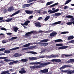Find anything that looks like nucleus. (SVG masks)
I'll return each mask as SVG.
<instances>
[{
    "label": "nucleus",
    "mask_w": 74,
    "mask_h": 74,
    "mask_svg": "<svg viewBox=\"0 0 74 74\" xmlns=\"http://www.w3.org/2000/svg\"><path fill=\"white\" fill-rule=\"evenodd\" d=\"M74 62V59H71L68 61H67L66 63H72Z\"/></svg>",
    "instance_id": "a211bd4d"
},
{
    "label": "nucleus",
    "mask_w": 74,
    "mask_h": 74,
    "mask_svg": "<svg viewBox=\"0 0 74 74\" xmlns=\"http://www.w3.org/2000/svg\"><path fill=\"white\" fill-rule=\"evenodd\" d=\"M51 64V62H44L41 63L40 62H35L36 64H40V65H43V66H45V65H48V64Z\"/></svg>",
    "instance_id": "f03ea898"
},
{
    "label": "nucleus",
    "mask_w": 74,
    "mask_h": 74,
    "mask_svg": "<svg viewBox=\"0 0 74 74\" xmlns=\"http://www.w3.org/2000/svg\"><path fill=\"white\" fill-rule=\"evenodd\" d=\"M7 35H11L12 34L10 33H7Z\"/></svg>",
    "instance_id": "0e129e2a"
},
{
    "label": "nucleus",
    "mask_w": 74,
    "mask_h": 74,
    "mask_svg": "<svg viewBox=\"0 0 74 74\" xmlns=\"http://www.w3.org/2000/svg\"><path fill=\"white\" fill-rule=\"evenodd\" d=\"M69 33L67 32H62L61 33H60V34H67Z\"/></svg>",
    "instance_id": "a18cd8bd"
},
{
    "label": "nucleus",
    "mask_w": 74,
    "mask_h": 74,
    "mask_svg": "<svg viewBox=\"0 0 74 74\" xmlns=\"http://www.w3.org/2000/svg\"><path fill=\"white\" fill-rule=\"evenodd\" d=\"M27 53H32V54H33L34 55H36L37 53L36 52L31 51L27 52Z\"/></svg>",
    "instance_id": "5701e85b"
},
{
    "label": "nucleus",
    "mask_w": 74,
    "mask_h": 74,
    "mask_svg": "<svg viewBox=\"0 0 74 74\" xmlns=\"http://www.w3.org/2000/svg\"><path fill=\"white\" fill-rule=\"evenodd\" d=\"M30 21H26L25 22L24 24L25 26H28L29 24H28V23H30Z\"/></svg>",
    "instance_id": "bb28decb"
},
{
    "label": "nucleus",
    "mask_w": 74,
    "mask_h": 74,
    "mask_svg": "<svg viewBox=\"0 0 74 74\" xmlns=\"http://www.w3.org/2000/svg\"><path fill=\"white\" fill-rule=\"evenodd\" d=\"M18 62H19V61H13V63H18Z\"/></svg>",
    "instance_id": "13d9d810"
},
{
    "label": "nucleus",
    "mask_w": 74,
    "mask_h": 74,
    "mask_svg": "<svg viewBox=\"0 0 74 74\" xmlns=\"http://www.w3.org/2000/svg\"><path fill=\"white\" fill-rule=\"evenodd\" d=\"M69 67V65H64L61 67V68H60V70H63L65 68H66V67Z\"/></svg>",
    "instance_id": "9b49d317"
},
{
    "label": "nucleus",
    "mask_w": 74,
    "mask_h": 74,
    "mask_svg": "<svg viewBox=\"0 0 74 74\" xmlns=\"http://www.w3.org/2000/svg\"><path fill=\"white\" fill-rule=\"evenodd\" d=\"M55 15L56 16H59L61 15L60 13H57L55 14Z\"/></svg>",
    "instance_id": "37998d69"
},
{
    "label": "nucleus",
    "mask_w": 74,
    "mask_h": 74,
    "mask_svg": "<svg viewBox=\"0 0 74 74\" xmlns=\"http://www.w3.org/2000/svg\"><path fill=\"white\" fill-rule=\"evenodd\" d=\"M4 52L5 53H10V50H5L4 51Z\"/></svg>",
    "instance_id": "4c0bfd02"
},
{
    "label": "nucleus",
    "mask_w": 74,
    "mask_h": 74,
    "mask_svg": "<svg viewBox=\"0 0 74 74\" xmlns=\"http://www.w3.org/2000/svg\"><path fill=\"white\" fill-rule=\"evenodd\" d=\"M52 62H61V60L59 59H54L51 60Z\"/></svg>",
    "instance_id": "dca6fc26"
},
{
    "label": "nucleus",
    "mask_w": 74,
    "mask_h": 74,
    "mask_svg": "<svg viewBox=\"0 0 74 74\" xmlns=\"http://www.w3.org/2000/svg\"><path fill=\"white\" fill-rule=\"evenodd\" d=\"M43 67V66H42L41 65H34L32 66L31 67L32 69H39V68H41V67Z\"/></svg>",
    "instance_id": "20e7f679"
},
{
    "label": "nucleus",
    "mask_w": 74,
    "mask_h": 74,
    "mask_svg": "<svg viewBox=\"0 0 74 74\" xmlns=\"http://www.w3.org/2000/svg\"><path fill=\"white\" fill-rule=\"evenodd\" d=\"M34 48V46H31L29 47V49H33Z\"/></svg>",
    "instance_id": "bf43d9fd"
},
{
    "label": "nucleus",
    "mask_w": 74,
    "mask_h": 74,
    "mask_svg": "<svg viewBox=\"0 0 74 74\" xmlns=\"http://www.w3.org/2000/svg\"><path fill=\"white\" fill-rule=\"evenodd\" d=\"M52 10H49L48 12L49 13V14H53L54 13H55V12H56L58 11L59 10V9H57L55 10V8H53L52 9Z\"/></svg>",
    "instance_id": "f257e3e1"
},
{
    "label": "nucleus",
    "mask_w": 74,
    "mask_h": 74,
    "mask_svg": "<svg viewBox=\"0 0 74 74\" xmlns=\"http://www.w3.org/2000/svg\"><path fill=\"white\" fill-rule=\"evenodd\" d=\"M13 28L15 32H17V30L19 29V28H18L17 27H14Z\"/></svg>",
    "instance_id": "412c9836"
},
{
    "label": "nucleus",
    "mask_w": 74,
    "mask_h": 74,
    "mask_svg": "<svg viewBox=\"0 0 74 74\" xmlns=\"http://www.w3.org/2000/svg\"><path fill=\"white\" fill-rule=\"evenodd\" d=\"M74 36H69L67 38L68 40H70L74 38Z\"/></svg>",
    "instance_id": "6ab92c4d"
},
{
    "label": "nucleus",
    "mask_w": 74,
    "mask_h": 74,
    "mask_svg": "<svg viewBox=\"0 0 74 74\" xmlns=\"http://www.w3.org/2000/svg\"><path fill=\"white\" fill-rule=\"evenodd\" d=\"M4 61L5 62H12V61H13L12 60H9L8 59H5L4 60Z\"/></svg>",
    "instance_id": "f704fd0d"
},
{
    "label": "nucleus",
    "mask_w": 74,
    "mask_h": 74,
    "mask_svg": "<svg viewBox=\"0 0 74 74\" xmlns=\"http://www.w3.org/2000/svg\"><path fill=\"white\" fill-rule=\"evenodd\" d=\"M9 71H11V72H13V71H14V69H9Z\"/></svg>",
    "instance_id": "603ef678"
},
{
    "label": "nucleus",
    "mask_w": 74,
    "mask_h": 74,
    "mask_svg": "<svg viewBox=\"0 0 74 74\" xmlns=\"http://www.w3.org/2000/svg\"><path fill=\"white\" fill-rule=\"evenodd\" d=\"M31 44V43H30L27 44L23 46V47H29L30 45Z\"/></svg>",
    "instance_id": "473e14b6"
},
{
    "label": "nucleus",
    "mask_w": 74,
    "mask_h": 74,
    "mask_svg": "<svg viewBox=\"0 0 74 74\" xmlns=\"http://www.w3.org/2000/svg\"><path fill=\"white\" fill-rule=\"evenodd\" d=\"M5 48H1L0 49V52L3 51H5Z\"/></svg>",
    "instance_id": "8fccbe9b"
},
{
    "label": "nucleus",
    "mask_w": 74,
    "mask_h": 74,
    "mask_svg": "<svg viewBox=\"0 0 74 74\" xmlns=\"http://www.w3.org/2000/svg\"><path fill=\"white\" fill-rule=\"evenodd\" d=\"M40 72L42 73H46L48 72V69H45L43 70H41L40 71Z\"/></svg>",
    "instance_id": "6e6552de"
},
{
    "label": "nucleus",
    "mask_w": 74,
    "mask_h": 74,
    "mask_svg": "<svg viewBox=\"0 0 74 74\" xmlns=\"http://www.w3.org/2000/svg\"><path fill=\"white\" fill-rule=\"evenodd\" d=\"M73 17L72 16L69 15L66 16L65 18L67 19L68 18H72Z\"/></svg>",
    "instance_id": "72a5a7b5"
},
{
    "label": "nucleus",
    "mask_w": 74,
    "mask_h": 74,
    "mask_svg": "<svg viewBox=\"0 0 74 74\" xmlns=\"http://www.w3.org/2000/svg\"><path fill=\"white\" fill-rule=\"evenodd\" d=\"M52 32V30H49L48 31H46L45 33H50V32Z\"/></svg>",
    "instance_id": "de8ad7c7"
},
{
    "label": "nucleus",
    "mask_w": 74,
    "mask_h": 74,
    "mask_svg": "<svg viewBox=\"0 0 74 74\" xmlns=\"http://www.w3.org/2000/svg\"><path fill=\"white\" fill-rule=\"evenodd\" d=\"M36 1V0H30L29 1L28 3H32V2H33V1Z\"/></svg>",
    "instance_id": "09e8293b"
},
{
    "label": "nucleus",
    "mask_w": 74,
    "mask_h": 74,
    "mask_svg": "<svg viewBox=\"0 0 74 74\" xmlns=\"http://www.w3.org/2000/svg\"><path fill=\"white\" fill-rule=\"evenodd\" d=\"M39 59L38 58H37L36 57H32V60H37V59Z\"/></svg>",
    "instance_id": "c03bdc74"
},
{
    "label": "nucleus",
    "mask_w": 74,
    "mask_h": 74,
    "mask_svg": "<svg viewBox=\"0 0 74 74\" xmlns=\"http://www.w3.org/2000/svg\"><path fill=\"white\" fill-rule=\"evenodd\" d=\"M17 37H13L12 38V40H15V39H16L17 38Z\"/></svg>",
    "instance_id": "864d4df0"
},
{
    "label": "nucleus",
    "mask_w": 74,
    "mask_h": 74,
    "mask_svg": "<svg viewBox=\"0 0 74 74\" xmlns=\"http://www.w3.org/2000/svg\"><path fill=\"white\" fill-rule=\"evenodd\" d=\"M58 5V3H55V4H54L52 5H50V7H54V6H55V5Z\"/></svg>",
    "instance_id": "e433bc0d"
},
{
    "label": "nucleus",
    "mask_w": 74,
    "mask_h": 74,
    "mask_svg": "<svg viewBox=\"0 0 74 74\" xmlns=\"http://www.w3.org/2000/svg\"><path fill=\"white\" fill-rule=\"evenodd\" d=\"M14 10V7H11L9 8H8V11L10 12L13 11Z\"/></svg>",
    "instance_id": "4be33fe9"
},
{
    "label": "nucleus",
    "mask_w": 74,
    "mask_h": 74,
    "mask_svg": "<svg viewBox=\"0 0 74 74\" xmlns=\"http://www.w3.org/2000/svg\"><path fill=\"white\" fill-rule=\"evenodd\" d=\"M42 19V17H39L38 19V20H41V19Z\"/></svg>",
    "instance_id": "338daca9"
},
{
    "label": "nucleus",
    "mask_w": 74,
    "mask_h": 74,
    "mask_svg": "<svg viewBox=\"0 0 74 74\" xmlns=\"http://www.w3.org/2000/svg\"><path fill=\"white\" fill-rule=\"evenodd\" d=\"M26 71L24 70V68H22L21 69V71H19V73L20 74H24V73H25Z\"/></svg>",
    "instance_id": "2eb2a0df"
},
{
    "label": "nucleus",
    "mask_w": 74,
    "mask_h": 74,
    "mask_svg": "<svg viewBox=\"0 0 74 74\" xmlns=\"http://www.w3.org/2000/svg\"><path fill=\"white\" fill-rule=\"evenodd\" d=\"M30 64H34L36 65V62H31L30 63Z\"/></svg>",
    "instance_id": "680f3d73"
},
{
    "label": "nucleus",
    "mask_w": 74,
    "mask_h": 74,
    "mask_svg": "<svg viewBox=\"0 0 74 74\" xmlns=\"http://www.w3.org/2000/svg\"><path fill=\"white\" fill-rule=\"evenodd\" d=\"M8 42V41L7 40H3L2 41V43H6V42Z\"/></svg>",
    "instance_id": "5fc2aeb1"
},
{
    "label": "nucleus",
    "mask_w": 74,
    "mask_h": 74,
    "mask_svg": "<svg viewBox=\"0 0 74 74\" xmlns=\"http://www.w3.org/2000/svg\"><path fill=\"white\" fill-rule=\"evenodd\" d=\"M0 74H5V71L2 72Z\"/></svg>",
    "instance_id": "774afa93"
},
{
    "label": "nucleus",
    "mask_w": 74,
    "mask_h": 74,
    "mask_svg": "<svg viewBox=\"0 0 74 74\" xmlns=\"http://www.w3.org/2000/svg\"><path fill=\"white\" fill-rule=\"evenodd\" d=\"M61 22H62L61 21H59L55 22L54 23H53L51 25L52 26H55V25H58V24H60V23H61Z\"/></svg>",
    "instance_id": "4468645a"
},
{
    "label": "nucleus",
    "mask_w": 74,
    "mask_h": 74,
    "mask_svg": "<svg viewBox=\"0 0 74 74\" xmlns=\"http://www.w3.org/2000/svg\"><path fill=\"white\" fill-rule=\"evenodd\" d=\"M71 1V0H68L67 1H66V3H65L64 4L65 5H66V4H67L69 3H70V1Z\"/></svg>",
    "instance_id": "a19ab883"
},
{
    "label": "nucleus",
    "mask_w": 74,
    "mask_h": 74,
    "mask_svg": "<svg viewBox=\"0 0 74 74\" xmlns=\"http://www.w3.org/2000/svg\"><path fill=\"white\" fill-rule=\"evenodd\" d=\"M74 18H71L70 19V21H74Z\"/></svg>",
    "instance_id": "e2e57ef3"
},
{
    "label": "nucleus",
    "mask_w": 74,
    "mask_h": 74,
    "mask_svg": "<svg viewBox=\"0 0 74 74\" xmlns=\"http://www.w3.org/2000/svg\"><path fill=\"white\" fill-rule=\"evenodd\" d=\"M8 8H5L3 10V12L4 13H5V12H6L7 11H8Z\"/></svg>",
    "instance_id": "a878e982"
},
{
    "label": "nucleus",
    "mask_w": 74,
    "mask_h": 74,
    "mask_svg": "<svg viewBox=\"0 0 74 74\" xmlns=\"http://www.w3.org/2000/svg\"><path fill=\"white\" fill-rule=\"evenodd\" d=\"M29 60H33V57H29Z\"/></svg>",
    "instance_id": "69168bd1"
},
{
    "label": "nucleus",
    "mask_w": 74,
    "mask_h": 74,
    "mask_svg": "<svg viewBox=\"0 0 74 74\" xmlns=\"http://www.w3.org/2000/svg\"><path fill=\"white\" fill-rule=\"evenodd\" d=\"M56 46H63V44H56Z\"/></svg>",
    "instance_id": "ea45409f"
},
{
    "label": "nucleus",
    "mask_w": 74,
    "mask_h": 74,
    "mask_svg": "<svg viewBox=\"0 0 74 74\" xmlns=\"http://www.w3.org/2000/svg\"><path fill=\"white\" fill-rule=\"evenodd\" d=\"M34 24L36 27H41V26L40 25V23L39 22L34 23Z\"/></svg>",
    "instance_id": "ddd939ff"
},
{
    "label": "nucleus",
    "mask_w": 74,
    "mask_h": 74,
    "mask_svg": "<svg viewBox=\"0 0 74 74\" xmlns=\"http://www.w3.org/2000/svg\"><path fill=\"white\" fill-rule=\"evenodd\" d=\"M9 65H11V64H14V62H10L8 63Z\"/></svg>",
    "instance_id": "4d7b16f0"
},
{
    "label": "nucleus",
    "mask_w": 74,
    "mask_h": 74,
    "mask_svg": "<svg viewBox=\"0 0 74 74\" xmlns=\"http://www.w3.org/2000/svg\"><path fill=\"white\" fill-rule=\"evenodd\" d=\"M1 29L2 30H5V31L7 30V29H5V28L4 27L1 28Z\"/></svg>",
    "instance_id": "3c124183"
},
{
    "label": "nucleus",
    "mask_w": 74,
    "mask_h": 74,
    "mask_svg": "<svg viewBox=\"0 0 74 74\" xmlns=\"http://www.w3.org/2000/svg\"><path fill=\"white\" fill-rule=\"evenodd\" d=\"M9 73V71H5V74H7V73Z\"/></svg>",
    "instance_id": "052dcab7"
},
{
    "label": "nucleus",
    "mask_w": 74,
    "mask_h": 74,
    "mask_svg": "<svg viewBox=\"0 0 74 74\" xmlns=\"http://www.w3.org/2000/svg\"><path fill=\"white\" fill-rule=\"evenodd\" d=\"M48 45V43H44L42 44V46H47V45Z\"/></svg>",
    "instance_id": "c9c22d12"
},
{
    "label": "nucleus",
    "mask_w": 74,
    "mask_h": 74,
    "mask_svg": "<svg viewBox=\"0 0 74 74\" xmlns=\"http://www.w3.org/2000/svg\"><path fill=\"white\" fill-rule=\"evenodd\" d=\"M33 4V3H31L29 4H26L23 5L22 6V7L23 8H25V7H29V6H30L31 4Z\"/></svg>",
    "instance_id": "1a4fd4ad"
},
{
    "label": "nucleus",
    "mask_w": 74,
    "mask_h": 74,
    "mask_svg": "<svg viewBox=\"0 0 74 74\" xmlns=\"http://www.w3.org/2000/svg\"><path fill=\"white\" fill-rule=\"evenodd\" d=\"M22 54H19L18 53H16L14 54V56H15V57H18V56H22Z\"/></svg>",
    "instance_id": "aec40b11"
},
{
    "label": "nucleus",
    "mask_w": 74,
    "mask_h": 74,
    "mask_svg": "<svg viewBox=\"0 0 74 74\" xmlns=\"http://www.w3.org/2000/svg\"><path fill=\"white\" fill-rule=\"evenodd\" d=\"M32 33L34 34V31H31L27 32V33L25 34V35L26 36H30L31 35V34H32Z\"/></svg>",
    "instance_id": "423d86ee"
},
{
    "label": "nucleus",
    "mask_w": 74,
    "mask_h": 74,
    "mask_svg": "<svg viewBox=\"0 0 74 74\" xmlns=\"http://www.w3.org/2000/svg\"><path fill=\"white\" fill-rule=\"evenodd\" d=\"M49 41L48 39H46L40 41V42H47V41Z\"/></svg>",
    "instance_id": "7c9ffc66"
},
{
    "label": "nucleus",
    "mask_w": 74,
    "mask_h": 74,
    "mask_svg": "<svg viewBox=\"0 0 74 74\" xmlns=\"http://www.w3.org/2000/svg\"><path fill=\"white\" fill-rule=\"evenodd\" d=\"M20 10H18L16 12L12 14V15H11V16H14V15H16L17 14H18L20 12Z\"/></svg>",
    "instance_id": "f8f14e48"
},
{
    "label": "nucleus",
    "mask_w": 74,
    "mask_h": 74,
    "mask_svg": "<svg viewBox=\"0 0 74 74\" xmlns=\"http://www.w3.org/2000/svg\"><path fill=\"white\" fill-rule=\"evenodd\" d=\"M47 58H58L59 56L56 55H51L50 56H47Z\"/></svg>",
    "instance_id": "39448f33"
},
{
    "label": "nucleus",
    "mask_w": 74,
    "mask_h": 74,
    "mask_svg": "<svg viewBox=\"0 0 74 74\" xmlns=\"http://www.w3.org/2000/svg\"><path fill=\"white\" fill-rule=\"evenodd\" d=\"M12 18H8L7 19V20H5V21L6 22H10V21H11L12 20Z\"/></svg>",
    "instance_id": "2f4dec72"
},
{
    "label": "nucleus",
    "mask_w": 74,
    "mask_h": 74,
    "mask_svg": "<svg viewBox=\"0 0 74 74\" xmlns=\"http://www.w3.org/2000/svg\"><path fill=\"white\" fill-rule=\"evenodd\" d=\"M19 49V47H15L12 49H10V51H14V50H16V49Z\"/></svg>",
    "instance_id": "c85d7f7f"
},
{
    "label": "nucleus",
    "mask_w": 74,
    "mask_h": 74,
    "mask_svg": "<svg viewBox=\"0 0 74 74\" xmlns=\"http://www.w3.org/2000/svg\"><path fill=\"white\" fill-rule=\"evenodd\" d=\"M50 18V16H47L46 17V18H45V21H47L49 19V18Z\"/></svg>",
    "instance_id": "c756f323"
},
{
    "label": "nucleus",
    "mask_w": 74,
    "mask_h": 74,
    "mask_svg": "<svg viewBox=\"0 0 74 74\" xmlns=\"http://www.w3.org/2000/svg\"><path fill=\"white\" fill-rule=\"evenodd\" d=\"M69 6H65L64 7V9L66 10V9H67V8H68Z\"/></svg>",
    "instance_id": "6e6d98bb"
},
{
    "label": "nucleus",
    "mask_w": 74,
    "mask_h": 74,
    "mask_svg": "<svg viewBox=\"0 0 74 74\" xmlns=\"http://www.w3.org/2000/svg\"><path fill=\"white\" fill-rule=\"evenodd\" d=\"M67 47H68V46H67L59 47H58V49L59 50V49H66V48H67Z\"/></svg>",
    "instance_id": "0eeeda50"
},
{
    "label": "nucleus",
    "mask_w": 74,
    "mask_h": 74,
    "mask_svg": "<svg viewBox=\"0 0 74 74\" xmlns=\"http://www.w3.org/2000/svg\"><path fill=\"white\" fill-rule=\"evenodd\" d=\"M25 12L27 14H32L33 13V11H30L29 10H25Z\"/></svg>",
    "instance_id": "f3484780"
},
{
    "label": "nucleus",
    "mask_w": 74,
    "mask_h": 74,
    "mask_svg": "<svg viewBox=\"0 0 74 74\" xmlns=\"http://www.w3.org/2000/svg\"><path fill=\"white\" fill-rule=\"evenodd\" d=\"M53 1H51L50 2H48L47 3L46 5H51V4H53Z\"/></svg>",
    "instance_id": "393cba45"
},
{
    "label": "nucleus",
    "mask_w": 74,
    "mask_h": 74,
    "mask_svg": "<svg viewBox=\"0 0 74 74\" xmlns=\"http://www.w3.org/2000/svg\"><path fill=\"white\" fill-rule=\"evenodd\" d=\"M56 34H57V33L56 32H52L50 34V37H55V35H56Z\"/></svg>",
    "instance_id": "9d476101"
},
{
    "label": "nucleus",
    "mask_w": 74,
    "mask_h": 74,
    "mask_svg": "<svg viewBox=\"0 0 74 74\" xmlns=\"http://www.w3.org/2000/svg\"><path fill=\"white\" fill-rule=\"evenodd\" d=\"M74 42V40H71L67 42V44H71V43H73Z\"/></svg>",
    "instance_id": "58836bf2"
},
{
    "label": "nucleus",
    "mask_w": 74,
    "mask_h": 74,
    "mask_svg": "<svg viewBox=\"0 0 74 74\" xmlns=\"http://www.w3.org/2000/svg\"><path fill=\"white\" fill-rule=\"evenodd\" d=\"M20 61H21V62H27L28 61V60L27 59H23L22 60H21Z\"/></svg>",
    "instance_id": "cd10ccee"
},
{
    "label": "nucleus",
    "mask_w": 74,
    "mask_h": 74,
    "mask_svg": "<svg viewBox=\"0 0 74 74\" xmlns=\"http://www.w3.org/2000/svg\"><path fill=\"white\" fill-rule=\"evenodd\" d=\"M62 73H69V74H73L74 73V70L72 71H69L67 70H62L61 71Z\"/></svg>",
    "instance_id": "7ed1b4c3"
},
{
    "label": "nucleus",
    "mask_w": 74,
    "mask_h": 74,
    "mask_svg": "<svg viewBox=\"0 0 74 74\" xmlns=\"http://www.w3.org/2000/svg\"><path fill=\"white\" fill-rule=\"evenodd\" d=\"M72 23V22H70L66 23V25H71Z\"/></svg>",
    "instance_id": "49530a36"
},
{
    "label": "nucleus",
    "mask_w": 74,
    "mask_h": 74,
    "mask_svg": "<svg viewBox=\"0 0 74 74\" xmlns=\"http://www.w3.org/2000/svg\"><path fill=\"white\" fill-rule=\"evenodd\" d=\"M63 41V40L61 39H58L55 40V42H62Z\"/></svg>",
    "instance_id": "b1692460"
},
{
    "label": "nucleus",
    "mask_w": 74,
    "mask_h": 74,
    "mask_svg": "<svg viewBox=\"0 0 74 74\" xmlns=\"http://www.w3.org/2000/svg\"><path fill=\"white\" fill-rule=\"evenodd\" d=\"M7 57H0V59H7Z\"/></svg>",
    "instance_id": "79ce46f5"
}]
</instances>
